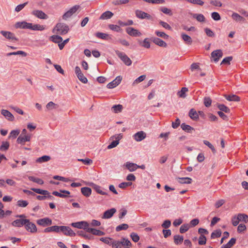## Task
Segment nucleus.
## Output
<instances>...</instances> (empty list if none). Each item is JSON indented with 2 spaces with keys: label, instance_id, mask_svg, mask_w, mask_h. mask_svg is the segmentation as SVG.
I'll return each mask as SVG.
<instances>
[{
  "label": "nucleus",
  "instance_id": "5fc2aeb1",
  "mask_svg": "<svg viewBox=\"0 0 248 248\" xmlns=\"http://www.w3.org/2000/svg\"><path fill=\"white\" fill-rule=\"evenodd\" d=\"M221 234V231L220 230H217L213 232L212 234L211 237L212 239L219 237Z\"/></svg>",
  "mask_w": 248,
  "mask_h": 248
},
{
  "label": "nucleus",
  "instance_id": "0e129e2a",
  "mask_svg": "<svg viewBox=\"0 0 248 248\" xmlns=\"http://www.w3.org/2000/svg\"><path fill=\"white\" fill-rule=\"evenodd\" d=\"M203 143L207 146L213 152V153H216V151L215 148H214V146L208 141L204 140H203Z\"/></svg>",
  "mask_w": 248,
  "mask_h": 248
},
{
  "label": "nucleus",
  "instance_id": "052dcab7",
  "mask_svg": "<svg viewBox=\"0 0 248 248\" xmlns=\"http://www.w3.org/2000/svg\"><path fill=\"white\" fill-rule=\"evenodd\" d=\"M27 141L25 140V139L22 136H19L16 140V142L18 144H20L21 145H24L25 144V142Z\"/></svg>",
  "mask_w": 248,
  "mask_h": 248
},
{
  "label": "nucleus",
  "instance_id": "dca6fc26",
  "mask_svg": "<svg viewBox=\"0 0 248 248\" xmlns=\"http://www.w3.org/2000/svg\"><path fill=\"white\" fill-rule=\"evenodd\" d=\"M116 212V209L114 208L106 211L102 216L103 219H108L111 218Z\"/></svg>",
  "mask_w": 248,
  "mask_h": 248
},
{
  "label": "nucleus",
  "instance_id": "3c124183",
  "mask_svg": "<svg viewBox=\"0 0 248 248\" xmlns=\"http://www.w3.org/2000/svg\"><path fill=\"white\" fill-rule=\"evenodd\" d=\"M218 108L220 110V111L224 112L225 113H230V108L223 104L218 105Z\"/></svg>",
  "mask_w": 248,
  "mask_h": 248
},
{
  "label": "nucleus",
  "instance_id": "8fccbe9b",
  "mask_svg": "<svg viewBox=\"0 0 248 248\" xmlns=\"http://www.w3.org/2000/svg\"><path fill=\"white\" fill-rule=\"evenodd\" d=\"M128 225L127 224H122L121 225H118L116 228V232H120L122 230H126L128 228Z\"/></svg>",
  "mask_w": 248,
  "mask_h": 248
},
{
  "label": "nucleus",
  "instance_id": "f257e3e1",
  "mask_svg": "<svg viewBox=\"0 0 248 248\" xmlns=\"http://www.w3.org/2000/svg\"><path fill=\"white\" fill-rule=\"evenodd\" d=\"M69 30V28L68 25L63 23H58L55 26L53 29V32L55 31H57V33H60L61 35L66 34Z\"/></svg>",
  "mask_w": 248,
  "mask_h": 248
},
{
  "label": "nucleus",
  "instance_id": "37998d69",
  "mask_svg": "<svg viewBox=\"0 0 248 248\" xmlns=\"http://www.w3.org/2000/svg\"><path fill=\"white\" fill-rule=\"evenodd\" d=\"M59 106L55 104L52 101L48 102L46 105V108L47 110H50L53 109H56L58 108Z\"/></svg>",
  "mask_w": 248,
  "mask_h": 248
},
{
  "label": "nucleus",
  "instance_id": "f8f14e48",
  "mask_svg": "<svg viewBox=\"0 0 248 248\" xmlns=\"http://www.w3.org/2000/svg\"><path fill=\"white\" fill-rule=\"evenodd\" d=\"M133 137L136 141L140 142L145 139L146 134L144 131H140L135 133Z\"/></svg>",
  "mask_w": 248,
  "mask_h": 248
},
{
  "label": "nucleus",
  "instance_id": "58836bf2",
  "mask_svg": "<svg viewBox=\"0 0 248 248\" xmlns=\"http://www.w3.org/2000/svg\"><path fill=\"white\" fill-rule=\"evenodd\" d=\"M174 242L176 245H180L182 243L184 237L182 235H175L173 237Z\"/></svg>",
  "mask_w": 248,
  "mask_h": 248
},
{
  "label": "nucleus",
  "instance_id": "a18cd8bd",
  "mask_svg": "<svg viewBox=\"0 0 248 248\" xmlns=\"http://www.w3.org/2000/svg\"><path fill=\"white\" fill-rule=\"evenodd\" d=\"M28 179H29V180L40 185H43L44 184L43 180L38 178H36L33 176H30L28 177Z\"/></svg>",
  "mask_w": 248,
  "mask_h": 248
},
{
  "label": "nucleus",
  "instance_id": "680f3d73",
  "mask_svg": "<svg viewBox=\"0 0 248 248\" xmlns=\"http://www.w3.org/2000/svg\"><path fill=\"white\" fill-rule=\"evenodd\" d=\"M111 246L112 247V248H121L120 247L119 240H115L112 239V242L111 243Z\"/></svg>",
  "mask_w": 248,
  "mask_h": 248
},
{
  "label": "nucleus",
  "instance_id": "9d476101",
  "mask_svg": "<svg viewBox=\"0 0 248 248\" xmlns=\"http://www.w3.org/2000/svg\"><path fill=\"white\" fill-rule=\"evenodd\" d=\"M28 222L26 223L25 225L26 230L31 233L36 232L37 230L36 225L33 223L31 222L29 219H28Z\"/></svg>",
  "mask_w": 248,
  "mask_h": 248
},
{
  "label": "nucleus",
  "instance_id": "f704fd0d",
  "mask_svg": "<svg viewBox=\"0 0 248 248\" xmlns=\"http://www.w3.org/2000/svg\"><path fill=\"white\" fill-rule=\"evenodd\" d=\"M178 182L180 184H189L191 183L192 179L189 177H178L177 178Z\"/></svg>",
  "mask_w": 248,
  "mask_h": 248
},
{
  "label": "nucleus",
  "instance_id": "c9c22d12",
  "mask_svg": "<svg viewBox=\"0 0 248 248\" xmlns=\"http://www.w3.org/2000/svg\"><path fill=\"white\" fill-rule=\"evenodd\" d=\"M30 29L33 31H43L45 30V27L43 25H40L39 24L33 25L32 23H31Z\"/></svg>",
  "mask_w": 248,
  "mask_h": 248
},
{
  "label": "nucleus",
  "instance_id": "69168bd1",
  "mask_svg": "<svg viewBox=\"0 0 248 248\" xmlns=\"http://www.w3.org/2000/svg\"><path fill=\"white\" fill-rule=\"evenodd\" d=\"M130 237L134 242H137L140 240L139 236L135 232H132L130 234Z\"/></svg>",
  "mask_w": 248,
  "mask_h": 248
},
{
  "label": "nucleus",
  "instance_id": "473e14b6",
  "mask_svg": "<svg viewBox=\"0 0 248 248\" xmlns=\"http://www.w3.org/2000/svg\"><path fill=\"white\" fill-rule=\"evenodd\" d=\"M181 37L186 44L190 45L192 44V38L189 35L185 33H182Z\"/></svg>",
  "mask_w": 248,
  "mask_h": 248
},
{
  "label": "nucleus",
  "instance_id": "13d9d810",
  "mask_svg": "<svg viewBox=\"0 0 248 248\" xmlns=\"http://www.w3.org/2000/svg\"><path fill=\"white\" fill-rule=\"evenodd\" d=\"M19 130H13L11 131L9 136V138H13L15 139L19 134Z\"/></svg>",
  "mask_w": 248,
  "mask_h": 248
},
{
  "label": "nucleus",
  "instance_id": "72a5a7b5",
  "mask_svg": "<svg viewBox=\"0 0 248 248\" xmlns=\"http://www.w3.org/2000/svg\"><path fill=\"white\" fill-rule=\"evenodd\" d=\"M181 128L185 131L187 133H191L193 130H194L193 127L189 125L186 124L185 123H183L181 125Z\"/></svg>",
  "mask_w": 248,
  "mask_h": 248
},
{
  "label": "nucleus",
  "instance_id": "393cba45",
  "mask_svg": "<svg viewBox=\"0 0 248 248\" xmlns=\"http://www.w3.org/2000/svg\"><path fill=\"white\" fill-rule=\"evenodd\" d=\"M225 98L229 101L238 102L240 101V97L235 94L224 95Z\"/></svg>",
  "mask_w": 248,
  "mask_h": 248
},
{
  "label": "nucleus",
  "instance_id": "bf43d9fd",
  "mask_svg": "<svg viewBox=\"0 0 248 248\" xmlns=\"http://www.w3.org/2000/svg\"><path fill=\"white\" fill-rule=\"evenodd\" d=\"M155 34L158 37H162L164 39H167L169 38V35L166 34L164 32L159 31H155Z\"/></svg>",
  "mask_w": 248,
  "mask_h": 248
},
{
  "label": "nucleus",
  "instance_id": "de8ad7c7",
  "mask_svg": "<svg viewBox=\"0 0 248 248\" xmlns=\"http://www.w3.org/2000/svg\"><path fill=\"white\" fill-rule=\"evenodd\" d=\"M21 55L23 57H26L27 56V53L23 51H17L16 52H10L6 54L7 56H10L11 55Z\"/></svg>",
  "mask_w": 248,
  "mask_h": 248
},
{
  "label": "nucleus",
  "instance_id": "a878e982",
  "mask_svg": "<svg viewBox=\"0 0 248 248\" xmlns=\"http://www.w3.org/2000/svg\"><path fill=\"white\" fill-rule=\"evenodd\" d=\"M91 186H92L93 188L96 191V192L98 194L103 195H107V193H106L105 191H103L101 189V186H99L94 184L93 183H92Z\"/></svg>",
  "mask_w": 248,
  "mask_h": 248
},
{
  "label": "nucleus",
  "instance_id": "c03bdc74",
  "mask_svg": "<svg viewBox=\"0 0 248 248\" xmlns=\"http://www.w3.org/2000/svg\"><path fill=\"white\" fill-rule=\"evenodd\" d=\"M193 17L196 18L199 22H204L205 21V17L202 14H194L193 15Z\"/></svg>",
  "mask_w": 248,
  "mask_h": 248
},
{
  "label": "nucleus",
  "instance_id": "a19ab883",
  "mask_svg": "<svg viewBox=\"0 0 248 248\" xmlns=\"http://www.w3.org/2000/svg\"><path fill=\"white\" fill-rule=\"evenodd\" d=\"M10 144L9 142L6 141H3L1 143V145L0 146V151H6L9 148Z\"/></svg>",
  "mask_w": 248,
  "mask_h": 248
},
{
  "label": "nucleus",
  "instance_id": "09e8293b",
  "mask_svg": "<svg viewBox=\"0 0 248 248\" xmlns=\"http://www.w3.org/2000/svg\"><path fill=\"white\" fill-rule=\"evenodd\" d=\"M96 37L104 40L108 39V34L105 33L98 32L95 34Z\"/></svg>",
  "mask_w": 248,
  "mask_h": 248
},
{
  "label": "nucleus",
  "instance_id": "5701e85b",
  "mask_svg": "<svg viewBox=\"0 0 248 248\" xmlns=\"http://www.w3.org/2000/svg\"><path fill=\"white\" fill-rule=\"evenodd\" d=\"M60 193L58 192V191H53L52 192V194L53 195H55L56 196H58V197H61V198H66L67 197V196L65 194H70V192L69 191H67V190H60Z\"/></svg>",
  "mask_w": 248,
  "mask_h": 248
},
{
  "label": "nucleus",
  "instance_id": "864d4df0",
  "mask_svg": "<svg viewBox=\"0 0 248 248\" xmlns=\"http://www.w3.org/2000/svg\"><path fill=\"white\" fill-rule=\"evenodd\" d=\"M236 243V239L234 238H232L231 239V240L229 241V242L226 244V245H223V246H225V248H231Z\"/></svg>",
  "mask_w": 248,
  "mask_h": 248
},
{
  "label": "nucleus",
  "instance_id": "ddd939ff",
  "mask_svg": "<svg viewBox=\"0 0 248 248\" xmlns=\"http://www.w3.org/2000/svg\"><path fill=\"white\" fill-rule=\"evenodd\" d=\"M122 78L121 76H118L111 82H109L107 86L108 89H113L118 86L122 81Z\"/></svg>",
  "mask_w": 248,
  "mask_h": 248
},
{
  "label": "nucleus",
  "instance_id": "bb28decb",
  "mask_svg": "<svg viewBox=\"0 0 248 248\" xmlns=\"http://www.w3.org/2000/svg\"><path fill=\"white\" fill-rule=\"evenodd\" d=\"M82 194L86 197H89L92 193V189L88 187H83L81 188Z\"/></svg>",
  "mask_w": 248,
  "mask_h": 248
},
{
  "label": "nucleus",
  "instance_id": "423d86ee",
  "mask_svg": "<svg viewBox=\"0 0 248 248\" xmlns=\"http://www.w3.org/2000/svg\"><path fill=\"white\" fill-rule=\"evenodd\" d=\"M89 224L87 222L85 221H81L77 222H74L71 224V226L73 227L77 228L78 229H81L86 230L87 232V229H88Z\"/></svg>",
  "mask_w": 248,
  "mask_h": 248
},
{
  "label": "nucleus",
  "instance_id": "603ef678",
  "mask_svg": "<svg viewBox=\"0 0 248 248\" xmlns=\"http://www.w3.org/2000/svg\"><path fill=\"white\" fill-rule=\"evenodd\" d=\"M190 226L188 224H183L180 228V232L181 233H184L187 232L189 229Z\"/></svg>",
  "mask_w": 248,
  "mask_h": 248
},
{
  "label": "nucleus",
  "instance_id": "20e7f679",
  "mask_svg": "<svg viewBox=\"0 0 248 248\" xmlns=\"http://www.w3.org/2000/svg\"><path fill=\"white\" fill-rule=\"evenodd\" d=\"M79 8V5H75L71 8L69 10L64 13L62 17L64 20H66L67 18L70 17L74 13H75L77 10Z\"/></svg>",
  "mask_w": 248,
  "mask_h": 248
},
{
  "label": "nucleus",
  "instance_id": "a211bd4d",
  "mask_svg": "<svg viewBox=\"0 0 248 248\" xmlns=\"http://www.w3.org/2000/svg\"><path fill=\"white\" fill-rule=\"evenodd\" d=\"M30 23H27L26 21L17 22L15 25V27L16 29H29L30 27Z\"/></svg>",
  "mask_w": 248,
  "mask_h": 248
},
{
  "label": "nucleus",
  "instance_id": "2f4dec72",
  "mask_svg": "<svg viewBox=\"0 0 248 248\" xmlns=\"http://www.w3.org/2000/svg\"><path fill=\"white\" fill-rule=\"evenodd\" d=\"M60 226H53L51 227H47L44 230L45 232H60Z\"/></svg>",
  "mask_w": 248,
  "mask_h": 248
},
{
  "label": "nucleus",
  "instance_id": "39448f33",
  "mask_svg": "<svg viewBox=\"0 0 248 248\" xmlns=\"http://www.w3.org/2000/svg\"><path fill=\"white\" fill-rule=\"evenodd\" d=\"M123 135L122 134H119L115 136H113L111 137V139H115V140H113L109 144L107 148L108 149H110L113 148L117 146V145L119 143V140L122 138Z\"/></svg>",
  "mask_w": 248,
  "mask_h": 248
},
{
  "label": "nucleus",
  "instance_id": "0eeeda50",
  "mask_svg": "<svg viewBox=\"0 0 248 248\" xmlns=\"http://www.w3.org/2000/svg\"><path fill=\"white\" fill-rule=\"evenodd\" d=\"M60 231L62 232L65 235L70 236L76 235V233L70 227L67 226H60Z\"/></svg>",
  "mask_w": 248,
  "mask_h": 248
},
{
  "label": "nucleus",
  "instance_id": "4c0bfd02",
  "mask_svg": "<svg viewBox=\"0 0 248 248\" xmlns=\"http://www.w3.org/2000/svg\"><path fill=\"white\" fill-rule=\"evenodd\" d=\"M50 40L55 43H60L62 41V38L60 36L53 35L50 37Z\"/></svg>",
  "mask_w": 248,
  "mask_h": 248
},
{
  "label": "nucleus",
  "instance_id": "4468645a",
  "mask_svg": "<svg viewBox=\"0 0 248 248\" xmlns=\"http://www.w3.org/2000/svg\"><path fill=\"white\" fill-rule=\"evenodd\" d=\"M37 223L44 227L51 225L52 220L48 217H45L37 220Z\"/></svg>",
  "mask_w": 248,
  "mask_h": 248
},
{
  "label": "nucleus",
  "instance_id": "ea45409f",
  "mask_svg": "<svg viewBox=\"0 0 248 248\" xmlns=\"http://www.w3.org/2000/svg\"><path fill=\"white\" fill-rule=\"evenodd\" d=\"M188 91V89L186 87H183L181 90L178 92L177 95L179 97L184 98L186 97V93Z\"/></svg>",
  "mask_w": 248,
  "mask_h": 248
},
{
  "label": "nucleus",
  "instance_id": "49530a36",
  "mask_svg": "<svg viewBox=\"0 0 248 248\" xmlns=\"http://www.w3.org/2000/svg\"><path fill=\"white\" fill-rule=\"evenodd\" d=\"M77 233L78 235L81 236L86 239L90 240L93 238V236L92 235L86 234L82 231H78Z\"/></svg>",
  "mask_w": 248,
  "mask_h": 248
},
{
  "label": "nucleus",
  "instance_id": "f3484780",
  "mask_svg": "<svg viewBox=\"0 0 248 248\" xmlns=\"http://www.w3.org/2000/svg\"><path fill=\"white\" fill-rule=\"evenodd\" d=\"M26 222H28V219H18L14 220L12 224L13 226L21 227L25 225Z\"/></svg>",
  "mask_w": 248,
  "mask_h": 248
},
{
  "label": "nucleus",
  "instance_id": "79ce46f5",
  "mask_svg": "<svg viewBox=\"0 0 248 248\" xmlns=\"http://www.w3.org/2000/svg\"><path fill=\"white\" fill-rule=\"evenodd\" d=\"M31 190H32L33 192H36V193L40 194L41 195H46L47 194H49V192L46 190H42L41 189L35 188H31Z\"/></svg>",
  "mask_w": 248,
  "mask_h": 248
},
{
  "label": "nucleus",
  "instance_id": "6e6552de",
  "mask_svg": "<svg viewBox=\"0 0 248 248\" xmlns=\"http://www.w3.org/2000/svg\"><path fill=\"white\" fill-rule=\"evenodd\" d=\"M211 59L215 62H217L223 56V52L221 49H217L213 51L211 54Z\"/></svg>",
  "mask_w": 248,
  "mask_h": 248
},
{
  "label": "nucleus",
  "instance_id": "6ab92c4d",
  "mask_svg": "<svg viewBox=\"0 0 248 248\" xmlns=\"http://www.w3.org/2000/svg\"><path fill=\"white\" fill-rule=\"evenodd\" d=\"M1 113L8 121L12 122L14 120L15 117L8 110L6 109H2Z\"/></svg>",
  "mask_w": 248,
  "mask_h": 248
},
{
  "label": "nucleus",
  "instance_id": "c85d7f7f",
  "mask_svg": "<svg viewBox=\"0 0 248 248\" xmlns=\"http://www.w3.org/2000/svg\"><path fill=\"white\" fill-rule=\"evenodd\" d=\"M113 16V14L109 11L103 13L99 17L100 19H107L110 18Z\"/></svg>",
  "mask_w": 248,
  "mask_h": 248
},
{
  "label": "nucleus",
  "instance_id": "e433bc0d",
  "mask_svg": "<svg viewBox=\"0 0 248 248\" xmlns=\"http://www.w3.org/2000/svg\"><path fill=\"white\" fill-rule=\"evenodd\" d=\"M51 159V157L49 155H43L41 157L38 158L36 161L37 163H42L43 162H46L49 161Z\"/></svg>",
  "mask_w": 248,
  "mask_h": 248
},
{
  "label": "nucleus",
  "instance_id": "412c9836",
  "mask_svg": "<svg viewBox=\"0 0 248 248\" xmlns=\"http://www.w3.org/2000/svg\"><path fill=\"white\" fill-rule=\"evenodd\" d=\"M124 166H125L130 172L135 171L137 169V167H138V165L137 164L130 162H126Z\"/></svg>",
  "mask_w": 248,
  "mask_h": 248
},
{
  "label": "nucleus",
  "instance_id": "f03ea898",
  "mask_svg": "<svg viewBox=\"0 0 248 248\" xmlns=\"http://www.w3.org/2000/svg\"><path fill=\"white\" fill-rule=\"evenodd\" d=\"M115 52L117 56L126 65L130 66L131 65L132 61L124 52H121L118 50H115Z\"/></svg>",
  "mask_w": 248,
  "mask_h": 248
},
{
  "label": "nucleus",
  "instance_id": "6e6d98bb",
  "mask_svg": "<svg viewBox=\"0 0 248 248\" xmlns=\"http://www.w3.org/2000/svg\"><path fill=\"white\" fill-rule=\"evenodd\" d=\"M232 17L236 21H240L241 20H244V18L242 16H240L239 14L236 13H233Z\"/></svg>",
  "mask_w": 248,
  "mask_h": 248
},
{
  "label": "nucleus",
  "instance_id": "9b49d317",
  "mask_svg": "<svg viewBox=\"0 0 248 248\" xmlns=\"http://www.w3.org/2000/svg\"><path fill=\"white\" fill-rule=\"evenodd\" d=\"M31 14L40 19H46L48 17L47 15L41 10H33Z\"/></svg>",
  "mask_w": 248,
  "mask_h": 248
},
{
  "label": "nucleus",
  "instance_id": "e2e57ef3",
  "mask_svg": "<svg viewBox=\"0 0 248 248\" xmlns=\"http://www.w3.org/2000/svg\"><path fill=\"white\" fill-rule=\"evenodd\" d=\"M17 205L19 207H25L28 205V202L24 200H19L17 202Z\"/></svg>",
  "mask_w": 248,
  "mask_h": 248
},
{
  "label": "nucleus",
  "instance_id": "c756f323",
  "mask_svg": "<svg viewBox=\"0 0 248 248\" xmlns=\"http://www.w3.org/2000/svg\"><path fill=\"white\" fill-rule=\"evenodd\" d=\"M111 110L115 113H118L122 112L123 109V106L122 105H115L111 107Z\"/></svg>",
  "mask_w": 248,
  "mask_h": 248
},
{
  "label": "nucleus",
  "instance_id": "7ed1b4c3",
  "mask_svg": "<svg viewBox=\"0 0 248 248\" xmlns=\"http://www.w3.org/2000/svg\"><path fill=\"white\" fill-rule=\"evenodd\" d=\"M0 33L6 39L10 41L13 42H16L18 41V38H16L15 34L12 32L5 31H0Z\"/></svg>",
  "mask_w": 248,
  "mask_h": 248
},
{
  "label": "nucleus",
  "instance_id": "7c9ffc66",
  "mask_svg": "<svg viewBox=\"0 0 248 248\" xmlns=\"http://www.w3.org/2000/svg\"><path fill=\"white\" fill-rule=\"evenodd\" d=\"M139 44L140 45L146 48H149L150 47V43L149 41V38H145L143 41L140 40L139 41Z\"/></svg>",
  "mask_w": 248,
  "mask_h": 248
},
{
  "label": "nucleus",
  "instance_id": "1a4fd4ad",
  "mask_svg": "<svg viewBox=\"0 0 248 248\" xmlns=\"http://www.w3.org/2000/svg\"><path fill=\"white\" fill-rule=\"evenodd\" d=\"M136 16L140 18V19H151L152 17L149 14L143 12L141 10H137L135 11Z\"/></svg>",
  "mask_w": 248,
  "mask_h": 248
},
{
  "label": "nucleus",
  "instance_id": "b1692460",
  "mask_svg": "<svg viewBox=\"0 0 248 248\" xmlns=\"http://www.w3.org/2000/svg\"><path fill=\"white\" fill-rule=\"evenodd\" d=\"M87 232H91L93 235L97 236H102L105 234V233L100 230H97L95 229L89 228L87 229Z\"/></svg>",
  "mask_w": 248,
  "mask_h": 248
},
{
  "label": "nucleus",
  "instance_id": "774afa93",
  "mask_svg": "<svg viewBox=\"0 0 248 248\" xmlns=\"http://www.w3.org/2000/svg\"><path fill=\"white\" fill-rule=\"evenodd\" d=\"M212 103V100L209 97H205L204 98V104L205 107H209Z\"/></svg>",
  "mask_w": 248,
  "mask_h": 248
},
{
  "label": "nucleus",
  "instance_id": "338daca9",
  "mask_svg": "<svg viewBox=\"0 0 248 248\" xmlns=\"http://www.w3.org/2000/svg\"><path fill=\"white\" fill-rule=\"evenodd\" d=\"M206 242V237L203 235H201L199 239V244L200 245H205Z\"/></svg>",
  "mask_w": 248,
  "mask_h": 248
},
{
  "label": "nucleus",
  "instance_id": "cd10ccee",
  "mask_svg": "<svg viewBox=\"0 0 248 248\" xmlns=\"http://www.w3.org/2000/svg\"><path fill=\"white\" fill-rule=\"evenodd\" d=\"M189 116L193 120H197L199 118L198 114L194 108H191L189 112Z\"/></svg>",
  "mask_w": 248,
  "mask_h": 248
},
{
  "label": "nucleus",
  "instance_id": "4be33fe9",
  "mask_svg": "<svg viewBox=\"0 0 248 248\" xmlns=\"http://www.w3.org/2000/svg\"><path fill=\"white\" fill-rule=\"evenodd\" d=\"M152 41L156 45L166 47L167 46V43L161 39L155 37L153 38Z\"/></svg>",
  "mask_w": 248,
  "mask_h": 248
},
{
  "label": "nucleus",
  "instance_id": "aec40b11",
  "mask_svg": "<svg viewBox=\"0 0 248 248\" xmlns=\"http://www.w3.org/2000/svg\"><path fill=\"white\" fill-rule=\"evenodd\" d=\"M119 243H120L121 248L122 247H124V248H130L132 245L131 242L125 238H122L121 240L119 241Z\"/></svg>",
  "mask_w": 248,
  "mask_h": 248
},
{
  "label": "nucleus",
  "instance_id": "4d7b16f0",
  "mask_svg": "<svg viewBox=\"0 0 248 248\" xmlns=\"http://www.w3.org/2000/svg\"><path fill=\"white\" fill-rule=\"evenodd\" d=\"M238 217L239 218L240 221H244L247 222L248 221V216L244 214H239Z\"/></svg>",
  "mask_w": 248,
  "mask_h": 248
},
{
  "label": "nucleus",
  "instance_id": "2eb2a0df",
  "mask_svg": "<svg viewBox=\"0 0 248 248\" xmlns=\"http://www.w3.org/2000/svg\"><path fill=\"white\" fill-rule=\"evenodd\" d=\"M126 31L129 35L132 36H140L142 34L138 30L132 27L127 28Z\"/></svg>",
  "mask_w": 248,
  "mask_h": 248
}]
</instances>
